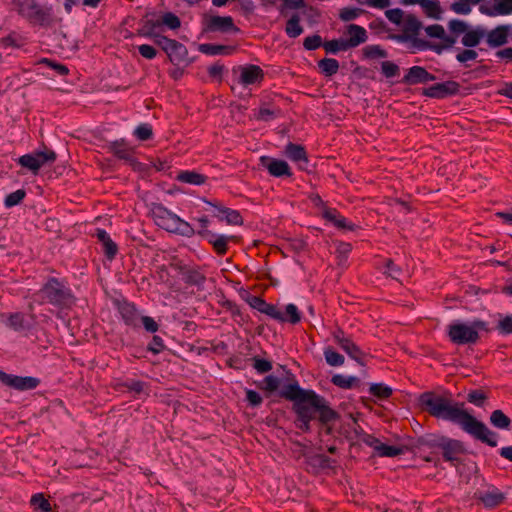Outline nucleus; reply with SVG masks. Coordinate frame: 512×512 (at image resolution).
Listing matches in <instances>:
<instances>
[{"label":"nucleus","mask_w":512,"mask_h":512,"mask_svg":"<svg viewBox=\"0 0 512 512\" xmlns=\"http://www.w3.org/2000/svg\"><path fill=\"white\" fill-rule=\"evenodd\" d=\"M418 405L430 416L456 423L477 440L491 447L497 446V434L464 410V403L454 402L448 395L424 392L418 398Z\"/></svg>","instance_id":"1"},{"label":"nucleus","mask_w":512,"mask_h":512,"mask_svg":"<svg viewBox=\"0 0 512 512\" xmlns=\"http://www.w3.org/2000/svg\"><path fill=\"white\" fill-rule=\"evenodd\" d=\"M279 395L293 402L292 410L297 418L318 419L322 424H328L338 418L337 412L329 406L324 397L313 390L302 389L297 381L285 385Z\"/></svg>","instance_id":"2"},{"label":"nucleus","mask_w":512,"mask_h":512,"mask_svg":"<svg viewBox=\"0 0 512 512\" xmlns=\"http://www.w3.org/2000/svg\"><path fill=\"white\" fill-rule=\"evenodd\" d=\"M42 303H49L59 309H70L76 303L71 289L58 278L50 277L38 292Z\"/></svg>","instance_id":"3"},{"label":"nucleus","mask_w":512,"mask_h":512,"mask_svg":"<svg viewBox=\"0 0 512 512\" xmlns=\"http://www.w3.org/2000/svg\"><path fill=\"white\" fill-rule=\"evenodd\" d=\"M19 16L27 20L31 25L51 27L54 24L52 6H43L36 0H13Z\"/></svg>","instance_id":"4"},{"label":"nucleus","mask_w":512,"mask_h":512,"mask_svg":"<svg viewBox=\"0 0 512 512\" xmlns=\"http://www.w3.org/2000/svg\"><path fill=\"white\" fill-rule=\"evenodd\" d=\"M479 330L488 331L486 322L475 320L471 325L453 323L449 325L448 336L457 345L474 344L479 340Z\"/></svg>","instance_id":"5"},{"label":"nucleus","mask_w":512,"mask_h":512,"mask_svg":"<svg viewBox=\"0 0 512 512\" xmlns=\"http://www.w3.org/2000/svg\"><path fill=\"white\" fill-rule=\"evenodd\" d=\"M421 28V21L415 15L408 14L402 22V33L393 35L392 38L399 42H411L412 46L418 50H426L429 42L417 37Z\"/></svg>","instance_id":"6"},{"label":"nucleus","mask_w":512,"mask_h":512,"mask_svg":"<svg viewBox=\"0 0 512 512\" xmlns=\"http://www.w3.org/2000/svg\"><path fill=\"white\" fill-rule=\"evenodd\" d=\"M154 41L167 54L173 64L185 61L188 51L182 43L161 35H156Z\"/></svg>","instance_id":"7"},{"label":"nucleus","mask_w":512,"mask_h":512,"mask_svg":"<svg viewBox=\"0 0 512 512\" xmlns=\"http://www.w3.org/2000/svg\"><path fill=\"white\" fill-rule=\"evenodd\" d=\"M109 150L114 156L124 160L133 170L141 171L143 169L142 163L135 157L134 148L130 147L124 140L112 142L109 145Z\"/></svg>","instance_id":"8"},{"label":"nucleus","mask_w":512,"mask_h":512,"mask_svg":"<svg viewBox=\"0 0 512 512\" xmlns=\"http://www.w3.org/2000/svg\"><path fill=\"white\" fill-rule=\"evenodd\" d=\"M56 160V153L52 150L46 152H36L34 154H25L18 159V163L34 174L46 163H52Z\"/></svg>","instance_id":"9"},{"label":"nucleus","mask_w":512,"mask_h":512,"mask_svg":"<svg viewBox=\"0 0 512 512\" xmlns=\"http://www.w3.org/2000/svg\"><path fill=\"white\" fill-rule=\"evenodd\" d=\"M198 234L212 245L214 252L219 256H224L227 253L229 242L237 243L240 240V237L235 235H215L208 229L200 230Z\"/></svg>","instance_id":"10"},{"label":"nucleus","mask_w":512,"mask_h":512,"mask_svg":"<svg viewBox=\"0 0 512 512\" xmlns=\"http://www.w3.org/2000/svg\"><path fill=\"white\" fill-rule=\"evenodd\" d=\"M334 341L355 361L363 364L364 352L357 346L351 338L346 337L341 328L333 332Z\"/></svg>","instance_id":"11"},{"label":"nucleus","mask_w":512,"mask_h":512,"mask_svg":"<svg viewBox=\"0 0 512 512\" xmlns=\"http://www.w3.org/2000/svg\"><path fill=\"white\" fill-rule=\"evenodd\" d=\"M150 212L157 226L171 232L178 218L176 214L169 211L162 204H152Z\"/></svg>","instance_id":"12"},{"label":"nucleus","mask_w":512,"mask_h":512,"mask_svg":"<svg viewBox=\"0 0 512 512\" xmlns=\"http://www.w3.org/2000/svg\"><path fill=\"white\" fill-rule=\"evenodd\" d=\"M205 30L209 32H239L231 16H209L204 19Z\"/></svg>","instance_id":"13"},{"label":"nucleus","mask_w":512,"mask_h":512,"mask_svg":"<svg viewBox=\"0 0 512 512\" xmlns=\"http://www.w3.org/2000/svg\"><path fill=\"white\" fill-rule=\"evenodd\" d=\"M460 90V84L456 81H446L443 83H436L428 88L423 90V95L442 99L448 96L456 95Z\"/></svg>","instance_id":"14"},{"label":"nucleus","mask_w":512,"mask_h":512,"mask_svg":"<svg viewBox=\"0 0 512 512\" xmlns=\"http://www.w3.org/2000/svg\"><path fill=\"white\" fill-rule=\"evenodd\" d=\"M114 304L120 313L124 323L131 327H138L139 325V312L136 306L127 300H115Z\"/></svg>","instance_id":"15"},{"label":"nucleus","mask_w":512,"mask_h":512,"mask_svg":"<svg viewBox=\"0 0 512 512\" xmlns=\"http://www.w3.org/2000/svg\"><path fill=\"white\" fill-rule=\"evenodd\" d=\"M260 163L263 167H265L269 174L274 177H291L292 171L288 163L284 160H279L275 158H271L268 156H262L260 158Z\"/></svg>","instance_id":"16"},{"label":"nucleus","mask_w":512,"mask_h":512,"mask_svg":"<svg viewBox=\"0 0 512 512\" xmlns=\"http://www.w3.org/2000/svg\"><path fill=\"white\" fill-rule=\"evenodd\" d=\"M434 80H436V76L429 73L424 67L413 66L408 69L407 73L402 79V83L407 85H416Z\"/></svg>","instance_id":"17"},{"label":"nucleus","mask_w":512,"mask_h":512,"mask_svg":"<svg viewBox=\"0 0 512 512\" xmlns=\"http://www.w3.org/2000/svg\"><path fill=\"white\" fill-rule=\"evenodd\" d=\"M249 304L252 308L257 309L259 312L264 313L275 320L286 322L284 313L279 311L275 305L267 303L259 296H252L249 300Z\"/></svg>","instance_id":"18"},{"label":"nucleus","mask_w":512,"mask_h":512,"mask_svg":"<svg viewBox=\"0 0 512 512\" xmlns=\"http://www.w3.org/2000/svg\"><path fill=\"white\" fill-rule=\"evenodd\" d=\"M207 203L218 210L219 214L216 217L221 221H225L228 225H243V217L239 211L227 208L217 201H207Z\"/></svg>","instance_id":"19"},{"label":"nucleus","mask_w":512,"mask_h":512,"mask_svg":"<svg viewBox=\"0 0 512 512\" xmlns=\"http://www.w3.org/2000/svg\"><path fill=\"white\" fill-rule=\"evenodd\" d=\"M4 379H6L5 385L12 387L19 391H25V390H32L38 387L40 384V380L35 377L31 376H16V375H10L4 376Z\"/></svg>","instance_id":"20"},{"label":"nucleus","mask_w":512,"mask_h":512,"mask_svg":"<svg viewBox=\"0 0 512 512\" xmlns=\"http://www.w3.org/2000/svg\"><path fill=\"white\" fill-rule=\"evenodd\" d=\"M264 79V72L262 68L258 65H247L244 67H241V74L239 82L244 85H253V84H259Z\"/></svg>","instance_id":"21"},{"label":"nucleus","mask_w":512,"mask_h":512,"mask_svg":"<svg viewBox=\"0 0 512 512\" xmlns=\"http://www.w3.org/2000/svg\"><path fill=\"white\" fill-rule=\"evenodd\" d=\"M347 34L349 35V38L344 39V41L348 49L355 48L360 44L365 43L368 38L365 28L356 24H350L347 26Z\"/></svg>","instance_id":"22"},{"label":"nucleus","mask_w":512,"mask_h":512,"mask_svg":"<svg viewBox=\"0 0 512 512\" xmlns=\"http://www.w3.org/2000/svg\"><path fill=\"white\" fill-rule=\"evenodd\" d=\"M285 155L290 160L298 163L301 169L306 168L308 164V156L304 146L290 142L285 147Z\"/></svg>","instance_id":"23"},{"label":"nucleus","mask_w":512,"mask_h":512,"mask_svg":"<svg viewBox=\"0 0 512 512\" xmlns=\"http://www.w3.org/2000/svg\"><path fill=\"white\" fill-rule=\"evenodd\" d=\"M509 36V27L506 25H499L493 30L486 32V40L490 47L496 48L503 46L507 43Z\"/></svg>","instance_id":"24"},{"label":"nucleus","mask_w":512,"mask_h":512,"mask_svg":"<svg viewBox=\"0 0 512 512\" xmlns=\"http://www.w3.org/2000/svg\"><path fill=\"white\" fill-rule=\"evenodd\" d=\"M480 12L489 16L512 13V0H493V6H480Z\"/></svg>","instance_id":"25"},{"label":"nucleus","mask_w":512,"mask_h":512,"mask_svg":"<svg viewBox=\"0 0 512 512\" xmlns=\"http://www.w3.org/2000/svg\"><path fill=\"white\" fill-rule=\"evenodd\" d=\"M477 498L485 507L495 508L504 502L505 495L498 489H492L484 493H479Z\"/></svg>","instance_id":"26"},{"label":"nucleus","mask_w":512,"mask_h":512,"mask_svg":"<svg viewBox=\"0 0 512 512\" xmlns=\"http://www.w3.org/2000/svg\"><path fill=\"white\" fill-rule=\"evenodd\" d=\"M442 455L446 461H454L457 455L463 452L462 443L458 440L446 439L440 444Z\"/></svg>","instance_id":"27"},{"label":"nucleus","mask_w":512,"mask_h":512,"mask_svg":"<svg viewBox=\"0 0 512 512\" xmlns=\"http://www.w3.org/2000/svg\"><path fill=\"white\" fill-rule=\"evenodd\" d=\"M96 236L98 240L102 243L104 248V253L106 257L110 260L114 259L118 252V247L116 243L110 238L108 233L103 229H97Z\"/></svg>","instance_id":"28"},{"label":"nucleus","mask_w":512,"mask_h":512,"mask_svg":"<svg viewBox=\"0 0 512 512\" xmlns=\"http://www.w3.org/2000/svg\"><path fill=\"white\" fill-rule=\"evenodd\" d=\"M486 31L482 28H476L468 30L464 33L462 37V44L466 47H475L480 41L485 37Z\"/></svg>","instance_id":"29"},{"label":"nucleus","mask_w":512,"mask_h":512,"mask_svg":"<svg viewBox=\"0 0 512 512\" xmlns=\"http://www.w3.org/2000/svg\"><path fill=\"white\" fill-rule=\"evenodd\" d=\"M182 280L189 286H202L206 281V276L200 271L199 268L190 267Z\"/></svg>","instance_id":"30"},{"label":"nucleus","mask_w":512,"mask_h":512,"mask_svg":"<svg viewBox=\"0 0 512 512\" xmlns=\"http://www.w3.org/2000/svg\"><path fill=\"white\" fill-rule=\"evenodd\" d=\"M199 50L207 55H219V54H225L229 55L232 54L235 51V48L232 46L227 45H217V44H202L200 45Z\"/></svg>","instance_id":"31"},{"label":"nucleus","mask_w":512,"mask_h":512,"mask_svg":"<svg viewBox=\"0 0 512 512\" xmlns=\"http://www.w3.org/2000/svg\"><path fill=\"white\" fill-rule=\"evenodd\" d=\"M491 424L498 428L508 430L511 426V419L502 410H494L490 416Z\"/></svg>","instance_id":"32"},{"label":"nucleus","mask_w":512,"mask_h":512,"mask_svg":"<svg viewBox=\"0 0 512 512\" xmlns=\"http://www.w3.org/2000/svg\"><path fill=\"white\" fill-rule=\"evenodd\" d=\"M177 180L183 183L202 185L206 181V176L194 171H182L177 175Z\"/></svg>","instance_id":"33"},{"label":"nucleus","mask_w":512,"mask_h":512,"mask_svg":"<svg viewBox=\"0 0 512 512\" xmlns=\"http://www.w3.org/2000/svg\"><path fill=\"white\" fill-rule=\"evenodd\" d=\"M320 72L326 77L335 75L339 70V62L334 58H324L318 62Z\"/></svg>","instance_id":"34"},{"label":"nucleus","mask_w":512,"mask_h":512,"mask_svg":"<svg viewBox=\"0 0 512 512\" xmlns=\"http://www.w3.org/2000/svg\"><path fill=\"white\" fill-rule=\"evenodd\" d=\"M332 384L342 389H350L357 384H359L360 380L354 376H344L341 374H336L331 378Z\"/></svg>","instance_id":"35"},{"label":"nucleus","mask_w":512,"mask_h":512,"mask_svg":"<svg viewBox=\"0 0 512 512\" xmlns=\"http://www.w3.org/2000/svg\"><path fill=\"white\" fill-rule=\"evenodd\" d=\"M369 393L379 400H386L391 397L393 390L383 383H374L370 385Z\"/></svg>","instance_id":"36"},{"label":"nucleus","mask_w":512,"mask_h":512,"mask_svg":"<svg viewBox=\"0 0 512 512\" xmlns=\"http://www.w3.org/2000/svg\"><path fill=\"white\" fill-rule=\"evenodd\" d=\"M160 25H165L172 30H176L180 28L181 21L177 15L171 12H167L163 14L162 17L153 24V26L155 27Z\"/></svg>","instance_id":"37"},{"label":"nucleus","mask_w":512,"mask_h":512,"mask_svg":"<svg viewBox=\"0 0 512 512\" xmlns=\"http://www.w3.org/2000/svg\"><path fill=\"white\" fill-rule=\"evenodd\" d=\"M30 504L34 510H39L40 512L52 511L51 504L43 493L34 494L30 499Z\"/></svg>","instance_id":"38"},{"label":"nucleus","mask_w":512,"mask_h":512,"mask_svg":"<svg viewBox=\"0 0 512 512\" xmlns=\"http://www.w3.org/2000/svg\"><path fill=\"white\" fill-rule=\"evenodd\" d=\"M285 31L291 38H296L302 34L303 28L300 25V17L298 14L292 15V17L287 21Z\"/></svg>","instance_id":"39"},{"label":"nucleus","mask_w":512,"mask_h":512,"mask_svg":"<svg viewBox=\"0 0 512 512\" xmlns=\"http://www.w3.org/2000/svg\"><path fill=\"white\" fill-rule=\"evenodd\" d=\"M421 7L428 17L440 19L442 9L440 3L436 0H423Z\"/></svg>","instance_id":"40"},{"label":"nucleus","mask_w":512,"mask_h":512,"mask_svg":"<svg viewBox=\"0 0 512 512\" xmlns=\"http://www.w3.org/2000/svg\"><path fill=\"white\" fill-rule=\"evenodd\" d=\"M171 232L177 233V234H180V235L186 236V237H191L195 234V231L192 228V226L188 222L182 220L179 216H178L177 221L175 222V225L173 226Z\"/></svg>","instance_id":"41"},{"label":"nucleus","mask_w":512,"mask_h":512,"mask_svg":"<svg viewBox=\"0 0 512 512\" xmlns=\"http://www.w3.org/2000/svg\"><path fill=\"white\" fill-rule=\"evenodd\" d=\"M375 450L381 457H395L402 454L403 449L397 446H390L384 443H380L375 446Z\"/></svg>","instance_id":"42"},{"label":"nucleus","mask_w":512,"mask_h":512,"mask_svg":"<svg viewBox=\"0 0 512 512\" xmlns=\"http://www.w3.org/2000/svg\"><path fill=\"white\" fill-rule=\"evenodd\" d=\"M280 386V379L273 376V375H269V376H266L263 381H261L259 384H258V388L265 391V392H268V393H272V392H275Z\"/></svg>","instance_id":"43"},{"label":"nucleus","mask_w":512,"mask_h":512,"mask_svg":"<svg viewBox=\"0 0 512 512\" xmlns=\"http://www.w3.org/2000/svg\"><path fill=\"white\" fill-rule=\"evenodd\" d=\"M324 356L326 362L330 366H341L344 364L345 358L342 354L338 353L337 351L333 350L332 348L328 347L324 350Z\"/></svg>","instance_id":"44"},{"label":"nucleus","mask_w":512,"mask_h":512,"mask_svg":"<svg viewBox=\"0 0 512 512\" xmlns=\"http://www.w3.org/2000/svg\"><path fill=\"white\" fill-rule=\"evenodd\" d=\"M441 39V43L433 44L429 42L428 49L435 51L440 54L443 50L451 48L456 43V37L449 36L445 33V36Z\"/></svg>","instance_id":"45"},{"label":"nucleus","mask_w":512,"mask_h":512,"mask_svg":"<svg viewBox=\"0 0 512 512\" xmlns=\"http://www.w3.org/2000/svg\"><path fill=\"white\" fill-rule=\"evenodd\" d=\"M365 13V10L355 7H344L339 12V18L344 22H349L356 19L358 16Z\"/></svg>","instance_id":"46"},{"label":"nucleus","mask_w":512,"mask_h":512,"mask_svg":"<svg viewBox=\"0 0 512 512\" xmlns=\"http://www.w3.org/2000/svg\"><path fill=\"white\" fill-rule=\"evenodd\" d=\"M363 55L369 59L386 58L387 52L379 45H369L363 48Z\"/></svg>","instance_id":"47"},{"label":"nucleus","mask_w":512,"mask_h":512,"mask_svg":"<svg viewBox=\"0 0 512 512\" xmlns=\"http://www.w3.org/2000/svg\"><path fill=\"white\" fill-rule=\"evenodd\" d=\"M323 48L327 53H337L339 51H346L348 50L344 39H334L330 41H326L323 43Z\"/></svg>","instance_id":"48"},{"label":"nucleus","mask_w":512,"mask_h":512,"mask_svg":"<svg viewBox=\"0 0 512 512\" xmlns=\"http://www.w3.org/2000/svg\"><path fill=\"white\" fill-rule=\"evenodd\" d=\"M26 196V192L23 189H18L15 192L8 194L5 198V206L10 208L18 205Z\"/></svg>","instance_id":"49"},{"label":"nucleus","mask_w":512,"mask_h":512,"mask_svg":"<svg viewBox=\"0 0 512 512\" xmlns=\"http://www.w3.org/2000/svg\"><path fill=\"white\" fill-rule=\"evenodd\" d=\"M284 316L286 321L290 322L291 324H297L301 320V314L294 304H288L286 306Z\"/></svg>","instance_id":"50"},{"label":"nucleus","mask_w":512,"mask_h":512,"mask_svg":"<svg viewBox=\"0 0 512 512\" xmlns=\"http://www.w3.org/2000/svg\"><path fill=\"white\" fill-rule=\"evenodd\" d=\"M251 360L253 362V364H252L253 368L258 373L264 374V373H267L272 370V362L271 361L261 359L258 356H254Z\"/></svg>","instance_id":"51"},{"label":"nucleus","mask_w":512,"mask_h":512,"mask_svg":"<svg viewBox=\"0 0 512 512\" xmlns=\"http://www.w3.org/2000/svg\"><path fill=\"white\" fill-rule=\"evenodd\" d=\"M310 461L314 466H318L320 468H331L336 463L324 454L314 455L310 458Z\"/></svg>","instance_id":"52"},{"label":"nucleus","mask_w":512,"mask_h":512,"mask_svg":"<svg viewBox=\"0 0 512 512\" xmlns=\"http://www.w3.org/2000/svg\"><path fill=\"white\" fill-rule=\"evenodd\" d=\"M134 134L139 140L146 141L152 138L153 130L149 124H141L135 129Z\"/></svg>","instance_id":"53"},{"label":"nucleus","mask_w":512,"mask_h":512,"mask_svg":"<svg viewBox=\"0 0 512 512\" xmlns=\"http://www.w3.org/2000/svg\"><path fill=\"white\" fill-rule=\"evenodd\" d=\"M303 46L306 50H316L323 46L322 37L318 34L308 36L304 39Z\"/></svg>","instance_id":"54"},{"label":"nucleus","mask_w":512,"mask_h":512,"mask_svg":"<svg viewBox=\"0 0 512 512\" xmlns=\"http://www.w3.org/2000/svg\"><path fill=\"white\" fill-rule=\"evenodd\" d=\"M381 70L385 77L391 78L399 74V67L391 61H383L381 63Z\"/></svg>","instance_id":"55"},{"label":"nucleus","mask_w":512,"mask_h":512,"mask_svg":"<svg viewBox=\"0 0 512 512\" xmlns=\"http://www.w3.org/2000/svg\"><path fill=\"white\" fill-rule=\"evenodd\" d=\"M385 15L390 22L396 25H401L405 18L404 12L399 8L386 10Z\"/></svg>","instance_id":"56"},{"label":"nucleus","mask_w":512,"mask_h":512,"mask_svg":"<svg viewBox=\"0 0 512 512\" xmlns=\"http://www.w3.org/2000/svg\"><path fill=\"white\" fill-rule=\"evenodd\" d=\"M165 349V344L160 336L154 335L151 342L147 346V350L153 354H159Z\"/></svg>","instance_id":"57"},{"label":"nucleus","mask_w":512,"mask_h":512,"mask_svg":"<svg viewBox=\"0 0 512 512\" xmlns=\"http://www.w3.org/2000/svg\"><path fill=\"white\" fill-rule=\"evenodd\" d=\"M467 399L470 403L482 406L487 399V395L481 390H472L469 392Z\"/></svg>","instance_id":"58"},{"label":"nucleus","mask_w":512,"mask_h":512,"mask_svg":"<svg viewBox=\"0 0 512 512\" xmlns=\"http://www.w3.org/2000/svg\"><path fill=\"white\" fill-rule=\"evenodd\" d=\"M8 325L14 330H20L24 328V315L22 313L10 314L8 318Z\"/></svg>","instance_id":"59"},{"label":"nucleus","mask_w":512,"mask_h":512,"mask_svg":"<svg viewBox=\"0 0 512 512\" xmlns=\"http://www.w3.org/2000/svg\"><path fill=\"white\" fill-rule=\"evenodd\" d=\"M448 27L449 30L456 35L465 33L468 29V25L464 21L458 19L450 20Z\"/></svg>","instance_id":"60"},{"label":"nucleus","mask_w":512,"mask_h":512,"mask_svg":"<svg viewBox=\"0 0 512 512\" xmlns=\"http://www.w3.org/2000/svg\"><path fill=\"white\" fill-rule=\"evenodd\" d=\"M426 34L431 38H443L445 36V29L440 24L429 25L425 28Z\"/></svg>","instance_id":"61"},{"label":"nucleus","mask_w":512,"mask_h":512,"mask_svg":"<svg viewBox=\"0 0 512 512\" xmlns=\"http://www.w3.org/2000/svg\"><path fill=\"white\" fill-rule=\"evenodd\" d=\"M41 63L46 64L47 66L54 69L59 75L65 76L69 73V69L67 66L54 62L50 59L44 58L41 60Z\"/></svg>","instance_id":"62"},{"label":"nucleus","mask_w":512,"mask_h":512,"mask_svg":"<svg viewBox=\"0 0 512 512\" xmlns=\"http://www.w3.org/2000/svg\"><path fill=\"white\" fill-rule=\"evenodd\" d=\"M246 400L253 407H257V406L261 405V403L263 401V399L259 393H257L254 390H250V389L246 390Z\"/></svg>","instance_id":"63"},{"label":"nucleus","mask_w":512,"mask_h":512,"mask_svg":"<svg viewBox=\"0 0 512 512\" xmlns=\"http://www.w3.org/2000/svg\"><path fill=\"white\" fill-rule=\"evenodd\" d=\"M498 330L502 334H511L512 333V315L506 316L499 322Z\"/></svg>","instance_id":"64"}]
</instances>
